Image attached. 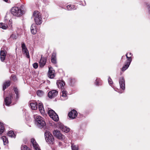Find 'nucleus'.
<instances>
[{
  "mask_svg": "<svg viewBox=\"0 0 150 150\" xmlns=\"http://www.w3.org/2000/svg\"><path fill=\"white\" fill-rule=\"evenodd\" d=\"M45 140L48 143L52 144H54V138L50 132L46 131L45 133Z\"/></svg>",
  "mask_w": 150,
  "mask_h": 150,
  "instance_id": "nucleus-1",
  "label": "nucleus"
},
{
  "mask_svg": "<svg viewBox=\"0 0 150 150\" xmlns=\"http://www.w3.org/2000/svg\"><path fill=\"white\" fill-rule=\"evenodd\" d=\"M21 148V150H31L25 145H22Z\"/></svg>",
  "mask_w": 150,
  "mask_h": 150,
  "instance_id": "nucleus-30",
  "label": "nucleus"
},
{
  "mask_svg": "<svg viewBox=\"0 0 150 150\" xmlns=\"http://www.w3.org/2000/svg\"><path fill=\"white\" fill-rule=\"evenodd\" d=\"M30 105L31 109L33 110H36L38 108V103L35 101H32L30 102Z\"/></svg>",
  "mask_w": 150,
  "mask_h": 150,
  "instance_id": "nucleus-13",
  "label": "nucleus"
},
{
  "mask_svg": "<svg viewBox=\"0 0 150 150\" xmlns=\"http://www.w3.org/2000/svg\"><path fill=\"white\" fill-rule=\"evenodd\" d=\"M2 49L1 48V50L0 51V57L1 61L2 62H3L5 59L7 52L6 50H2Z\"/></svg>",
  "mask_w": 150,
  "mask_h": 150,
  "instance_id": "nucleus-10",
  "label": "nucleus"
},
{
  "mask_svg": "<svg viewBox=\"0 0 150 150\" xmlns=\"http://www.w3.org/2000/svg\"><path fill=\"white\" fill-rule=\"evenodd\" d=\"M34 118L35 123L40 128H42L45 125V123L43 118L40 116L35 115Z\"/></svg>",
  "mask_w": 150,
  "mask_h": 150,
  "instance_id": "nucleus-2",
  "label": "nucleus"
},
{
  "mask_svg": "<svg viewBox=\"0 0 150 150\" xmlns=\"http://www.w3.org/2000/svg\"><path fill=\"white\" fill-rule=\"evenodd\" d=\"M19 97V94L16 95V98H15V99L16 101H17L18 100Z\"/></svg>",
  "mask_w": 150,
  "mask_h": 150,
  "instance_id": "nucleus-41",
  "label": "nucleus"
},
{
  "mask_svg": "<svg viewBox=\"0 0 150 150\" xmlns=\"http://www.w3.org/2000/svg\"><path fill=\"white\" fill-rule=\"evenodd\" d=\"M123 56H122V59H123Z\"/></svg>",
  "mask_w": 150,
  "mask_h": 150,
  "instance_id": "nucleus-48",
  "label": "nucleus"
},
{
  "mask_svg": "<svg viewBox=\"0 0 150 150\" xmlns=\"http://www.w3.org/2000/svg\"><path fill=\"white\" fill-rule=\"evenodd\" d=\"M15 93L16 94V95H18V94H19V93H18V92H16V93Z\"/></svg>",
  "mask_w": 150,
  "mask_h": 150,
  "instance_id": "nucleus-46",
  "label": "nucleus"
},
{
  "mask_svg": "<svg viewBox=\"0 0 150 150\" xmlns=\"http://www.w3.org/2000/svg\"><path fill=\"white\" fill-rule=\"evenodd\" d=\"M148 8L149 10L150 11V6H149V5H148Z\"/></svg>",
  "mask_w": 150,
  "mask_h": 150,
  "instance_id": "nucleus-45",
  "label": "nucleus"
},
{
  "mask_svg": "<svg viewBox=\"0 0 150 150\" xmlns=\"http://www.w3.org/2000/svg\"><path fill=\"white\" fill-rule=\"evenodd\" d=\"M71 144V148L72 150H79V146L78 145H75L72 144Z\"/></svg>",
  "mask_w": 150,
  "mask_h": 150,
  "instance_id": "nucleus-26",
  "label": "nucleus"
},
{
  "mask_svg": "<svg viewBox=\"0 0 150 150\" xmlns=\"http://www.w3.org/2000/svg\"><path fill=\"white\" fill-rule=\"evenodd\" d=\"M11 38H12L13 39H16V36L13 34H12V35H11Z\"/></svg>",
  "mask_w": 150,
  "mask_h": 150,
  "instance_id": "nucleus-39",
  "label": "nucleus"
},
{
  "mask_svg": "<svg viewBox=\"0 0 150 150\" xmlns=\"http://www.w3.org/2000/svg\"><path fill=\"white\" fill-rule=\"evenodd\" d=\"M37 94L38 96L41 97L44 94V92L42 90H38L37 91Z\"/></svg>",
  "mask_w": 150,
  "mask_h": 150,
  "instance_id": "nucleus-28",
  "label": "nucleus"
},
{
  "mask_svg": "<svg viewBox=\"0 0 150 150\" xmlns=\"http://www.w3.org/2000/svg\"><path fill=\"white\" fill-rule=\"evenodd\" d=\"M131 62H127L125 64L123 67L122 69V71H124L127 69L130 65Z\"/></svg>",
  "mask_w": 150,
  "mask_h": 150,
  "instance_id": "nucleus-22",
  "label": "nucleus"
},
{
  "mask_svg": "<svg viewBox=\"0 0 150 150\" xmlns=\"http://www.w3.org/2000/svg\"><path fill=\"white\" fill-rule=\"evenodd\" d=\"M11 77L12 80H13V81H15L17 80L16 76L15 75H12L11 76Z\"/></svg>",
  "mask_w": 150,
  "mask_h": 150,
  "instance_id": "nucleus-36",
  "label": "nucleus"
},
{
  "mask_svg": "<svg viewBox=\"0 0 150 150\" xmlns=\"http://www.w3.org/2000/svg\"><path fill=\"white\" fill-rule=\"evenodd\" d=\"M14 96V94H11L9 95V96H8L9 97V98L11 99V101H13V96Z\"/></svg>",
  "mask_w": 150,
  "mask_h": 150,
  "instance_id": "nucleus-34",
  "label": "nucleus"
},
{
  "mask_svg": "<svg viewBox=\"0 0 150 150\" xmlns=\"http://www.w3.org/2000/svg\"><path fill=\"white\" fill-rule=\"evenodd\" d=\"M10 81L9 80H7L5 81L3 83V90L4 91L10 85Z\"/></svg>",
  "mask_w": 150,
  "mask_h": 150,
  "instance_id": "nucleus-16",
  "label": "nucleus"
},
{
  "mask_svg": "<svg viewBox=\"0 0 150 150\" xmlns=\"http://www.w3.org/2000/svg\"><path fill=\"white\" fill-rule=\"evenodd\" d=\"M21 47L22 49V52L24 54H25L26 57L28 58H30V56L29 53V51L26 47L25 44L24 43H22L21 44Z\"/></svg>",
  "mask_w": 150,
  "mask_h": 150,
  "instance_id": "nucleus-6",
  "label": "nucleus"
},
{
  "mask_svg": "<svg viewBox=\"0 0 150 150\" xmlns=\"http://www.w3.org/2000/svg\"><path fill=\"white\" fill-rule=\"evenodd\" d=\"M14 91L15 92V93H16V92H18V89L16 88H14Z\"/></svg>",
  "mask_w": 150,
  "mask_h": 150,
  "instance_id": "nucleus-40",
  "label": "nucleus"
},
{
  "mask_svg": "<svg viewBox=\"0 0 150 150\" xmlns=\"http://www.w3.org/2000/svg\"><path fill=\"white\" fill-rule=\"evenodd\" d=\"M47 58L46 57H41L40 60L39 62L40 67H43L46 64L47 61Z\"/></svg>",
  "mask_w": 150,
  "mask_h": 150,
  "instance_id": "nucleus-12",
  "label": "nucleus"
},
{
  "mask_svg": "<svg viewBox=\"0 0 150 150\" xmlns=\"http://www.w3.org/2000/svg\"><path fill=\"white\" fill-rule=\"evenodd\" d=\"M11 12L13 16L17 17H20L23 14L21 8L17 7L12 8L11 10Z\"/></svg>",
  "mask_w": 150,
  "mask_h": 150,
  "instance_id": "nucleus-3",
  "label": "nucleus"
},
{
  "mask_svg": "<svg viewBox=\"0 0 150 150\" xmlns=\"http://www.w3.org/2000/svg\"><path fill=\"white\" fill-rule=\"evenodd\" d=\"M38 108L41 114L44 115L45 114V111L42 104L39 103L38 104Z\"/></svg>",
  "mask_w": 150,
  "mask_h": 150,
  "instance_id": "nucleus-19",
  "label": "nucleus"
},
{
  "mask_svg": "<svg viewBox=\"0 0 150 150\" xmlns=\"http://www.w3.org/2000/svg\"><path fill=\"white\" fill-rule=\"evenodd\" d=\"M98 79H96V85H99L98 82Z\"/></svg>",
  "mask_w": 150,
  "mask_h": 150,
  "instance_id": "nucleus-42",
  "label": "nucleus"
},
{
  "mask_svg": "<svg viewBox=\"0 0 150 150\" xmlns=\"http://www.w3.org/2000/svg\"><path fill=\"white\" fill-rule=\"evenodd\" d=\"M62 130L64 132L67 133L69 131V129L66 127L64 126L62 128Z\"/></svg>",
  "mask_w": 150,
  "mask_h": 150,
  "instance_id": "nucleus-31",
  "label": "nucleus"
},
{
  "mask_svg": "<svg viewBox=\"0 0 150 150\" xmlns=\"http://www.w3.org/2000/svg\"><path fill=\"white\" fill-rule=\"evenodd\" d=\"M128 55H129V57H130V58H131L132 56V53H129Z\"/></svg>",
  "mask_w": 150,
  "mask_h": 150,
  "instance_id": "nucleus-43",
  "label": "nucleus"
},
{
  "mask_svg": "<svg viewBox=\"0 0 150 150\" xmlns=\"http://www.w3.org/2000/svg\"><path fill=\"white\" fill-rule=\"evenodd\" d=\"M8 135L10 137H15V135L12 131H10L8 133Z\"/></svg>",
  "mask_w": 150,
  "mask_h": 150,
  "instance_id": "nucleus-27",
  "label": "nucleus"
},
{
  "mask_svg": "<svg viewBox=\"0 0 150 150\" xmlns=\"http://www.w3.org/2000/svg\"><path fill=\"white\" fill-rule=\"evenodd\" d=\"M48 114L50 116L51 118L54 115H55V112L52 110H50L48 111Z\"/></svg>",
  "mask_w": 150,
  "mask_h": 150,
  "instance_id": "nucleus-25",
  "label": "nucleus"
},
{
  "mask_svg": "<svg viewBox=\"0 0 150 150\" xmlns=\"http://www.w3.org/2000/svg\"><path fill=\"white\" fill-rule=\"evenodd\" d=\"M1 139H2L4 144V145H6L8 143V141L7 139L5 136H3L1 137Z\"/></svg>",
  "mask_w": 150,
  "mask_h": 150,
  "instance_id": "nucleus-24",
  "label": "nucleus"
},
{
  "mask_svg": "<svg viewBox=\"0 0 150 150\" xmlns=\"http://www.w3.org/2000/svg\"><path fill=\"white\" fill-rule=\"evenodd\" d=\"M4 127H2L0 128V135L4 132Z\"/></svg>",
  "mask_w": 150,
  "mask_h": 150,
  "instance_id": "nucleus-35",
  "label": "nucleus"
},
{
  "mask_svg": "<svg viewBox=\"0 0 150 150\" xmlns=\"http://www.w3.org/2000/svg\"><path fill=\"white\" fill-rule=\"evenodd\" d=\"M31 31L32 33L33 34H35L37 32L36 27L35 25L33 24L31 27Z\"/></svg>",
  "mask_w": 150,
  "mask_h": 150,
  "instance_id": "nucleus-20",
  "label": "nucleus"
},
{
  "mask_svg": "<svg viewBox=\"0 0 150 150\" xmlns=\"http://www.w3.org/2000/svg\"><path fill=\"white\" fill-rule=\"evenodd\" d=\"M2 127H4L3 124L1 122H0V128H1Z\"/></svg>",
  "mask_w": 150,
  "mask_h": 150,
  "instance_id": "nucleus-44",
  "label": "nucleus"
},
{
  "mask_svg": "<svg viewBox=\"0 0 150 150\" xmlns=\"http://www.w3.org/2000/svg\"><path fill=\"white\" fill-rule=\"evenodd\" d=\"M119 82L120 88L122 90H124L125 88V81L123 77L120 78Z\"/></svg>",
  "mask_w": 150,
  "mask_h": 150,
  "instance_id": "nucleus-11",
  "label": "nucleus"
},
{
  "mask_svg": "<svg viewBox=\"0 0 150 150\" xmlns=\"http://www.w3.org/2000/svg\"><path fill=\"white\" fill-rule=\"evenodd\" d=\"M3 0L6 2H7L8 1V0Z\"/></svg>",
  "mask_w": 150,
  "mask_h": 150,
  "instance_id": "nucleus-47",
  "label": "nucleus"
},
{
  "mask_svg": "<svg viewBox=\"0 0 150 150\" xmlns=\"http://www.w3.org/2000/svg\"><path fill=\"white\" fill-rule=\"evenodd\" d=\"M4 101L5 103V105L7 106H9L10 105L12 101L8 96L6 97L4 99Z\"/></svg>",
  "mask_w": 150,
  "mask_h": 150,
  "instance_id": "nucleus-18",
  "label": "nucleus"
},
{
  "mask_svg": "<svg viewBox=\"0 0 150 150\" xmlns=\"http://www.w3.org/2000/svg\"><path fill=\"white\" fill-rule=\"evenodd\" d=\"M48 75L50 79H53L55 76L54 71L49 68Z\"/></svg>",
  "mask_w": 150,
  "mask_h": 150,
  "instance_id": "nucleus-14",
  "label": "nucleus"
},
{
  "mask_svg": "<svg viewBox=\"0 0 150 150\" xmlns=\"http://www.w3.org/2000/svg\"><path fill=\"white\" fill-rule=\"evenodd\" d=\"M108 82L110 84H112V79L110 78L109 77L108 79Z\"/></svg>",
  "mask_w": 150,
  "mask_h": 150,
  "instance_id": "nucleus-38",
  "label": "nucleus"
},
{
  "mask_svg": "<svg viewBox=\"0 0 150 150\" xmlns=\"http://www.w3.org/2000/svg\"><path fill=\"white\" fill-rule=\"evenodd\" d=\"M58 92L56 90H52L49 91L48 94L49 97L50 98H52L56 97L58 94Z\"/></svg>",
  "mask_w": 150,
  "mask_h": 150,
  "instance_id": "nucleus-7",
  "label": "nucleus"
},
{
  "mask_svg": "<svg viewBox=\"0 0 150 150\" xmlns=\"http://www.w3.org/2000/svg\"><path fill=\"white\" fill-rule=\"evenodd\" d=\"M33 67L35 69L37 68L38 66V64L37 63H34L33 64Z\"/></svg>",
  "mask_w": 150,
  "mask_h": 150,
  "instance_id": "nucleus-37",
  "label": "nucleus"
},
{
  "mask_svg": "<svg viewBox=\"0 0 150 150\" xmlns=\"http://www.w3.org/2000/svg\"><path fill=\"white\" fill-rule=\"evenodd\" d=\"M128 53L126 54V56L127 59V62H131L132 61V58L128 56Z\"/></svg>",
  "mask_w": 150,
  "mask_h": 150,
  "instance_id": "nucleus-33",
  "label": "nucleus"
},
{
  "mask_svg": "<svg viewBox=\"0 0 150 150\" xmlns=\"http://www.w3.org/2000/svg\"><path fill=\"white\" fill-rule=\"evenodd\" d=\"M77 113L76 111L73 110L71 111L68 114L69 117L71 119H74L77 116Z\"/></svg>",
  "mask_w": 150,
  "mask_h": 150,
  "instance_id": "nucleus-9",
  "label": "nucleus"
},
{
  "mask_svg": "<svg viewBox=\"0 0 150 150\" xmlns=\"http://www.w3.org/2000/svg\"><path fill=\"white\" fill-rule=\"evenodd\" d=\"M34 17V20L36 24L38 25H40L42 23V18L40 13L38 11H35L33 14Z\"/></svg>",
  "mask_w": 150,
  "mask_h": 150,
  "instance_id": "nucleus-4",
  "label": "nucleus"
},
{
  "mask_svg": "<svg viewBox=\"0 0 150 150\" xmlns=\"http://www.w3.org/2000/svg\"><path fill=\"white\" fill-rule=\"evenodd\" d=\"M31 143L34 150H40V149L39 146L38 144L37 143L34 139L32 138L31 139Z\"/></svg>",
  "mask_w": 150,
  "mask_h": 150,
  "instance_id": "nucleus-8",
  "label": "nucleus"
},
{
  "mask_svg": "<svg viewBox=\"0 0 150 150\" xmlns=\"http://www.w3.org/2000/svg\"><path fill=\"white\" fill-rule=\"evenodd\" d=\"M7 27V26L3 23H0V28L3 29H6Z\"/></svg>",
  "mask_w": 150,
  "mask_h": 150,
  "instance_id": "nucleus-29",
  "label": "nucleus"
},
{
  "mask_svg": "<svg viewBox=\"0 0 150 150\" xmlns=\"http://www.w3.org/2000/svg\"><path fill=\"white\" fill-rule=\"evenodd\" d=\"M51 118L56 122H57L59 120L58 116L56 113H55V115H53Z\"/></svg>",
  "mask_w": 150,
  "mask_h": 150,
  "instance_id": "nucleus-23",
  "label": "nucleus"
},
{
  "mask_svg": "<svg viewBox=\"0 0 150 150\" xmlns=\"http://www.w3.org/2000/svg\"><path fill=\"white\" fill-rule=\"evenodd\" d=\"M53 133L54 136L59 139L63 140L64 139V136L58 130L53 131Z\"/></svg>",
  "mask_w": 150,
  "mask_h": 150,
  "instance_id": "nucleus-5",
  "label": "nucleus"
},
{
  "mask_svg": "<svg viewBox=\"0 0 150 150\" xmlns=\"http://www.w3.org/2000/svg\"><path fill=\"white\" fill-rule=\"evenodd\" d=\"M74 6L71 5H68L67 7V8L68 10H71L74 8Z\"/></svg>",
  "mask_w": 150,
  "mask_h": 150,
  "instance_id": "nucleus-32",
  "label": "nucleus"
},
{
  "mask_svg": "<svg viewBox=\"0 0 150 150\" xmlns=\"http://www.w3.org/2000/svg\"><path fill=\"white\" fill-rule=\"evenodd\" d=\"M57 84L59 88L63 89L62 88H64L63 86L64 85V82L63 81L60 80L58 81L57 83Z\"/></svg>",
  "mask_w": 150,
  "mask_h": 150,
  "instance_id": "nucleus-21",
  "label": "nucleus"
},
{
  "mask_svg": "<svg viewBox=\"0 0 150 150\" xmlns=\"http://www.w3.org/2000/svg\"><path fill=\"white\" fill-rule=\"evenodd\" d=\"M67 98V91L64 90L62 91L61 99L62 100H65Z\"/></svg>",
  "mask_w": 150,
  "mask_h": 150,
  "instance_id": "nucleus-17",
  "label": "nucleus"
},
{
  "mask_svg": "<svg viewBox=\"0 0 150 150\" xmlns=\"http://www.w3.org/2000/svg\"><path fill=\"white\" fill-rule=\"evenodd\" d=\"M51 62L54 64H56L57 63L56 58V54L55 52H53L51 57Z\"/></svg>",
  "mask_w": 150,
  "mask_h": 150,
  "instance_id": "nucleus-15",
  "label": "nucleus"
}]
</instances>
